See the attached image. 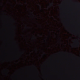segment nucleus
Here are the masks:
<instances>
[{
    "label": "nucleus",
    "instance_id": "obj_1",
    "mask_svg": "<svg viewBox=\"0 0 80 80\" xmlns=\"http://www.w3.org/2000/svg\"><path fill=\"white\" fill-rule=\"evenodd\" d=\"M78 46H79V45H80V42H78Z\"/></svg>",
    "mask_w": 80,
    "mask_h": 80
},
{
    "label": "nucleus",
    "instance_id": "obj_2",
    "mask_svg": "<svg viewBox=\"0 0 80 80\" xmlns=\"http://www.w3.org/2000/svg\"><path fill=\"white\" fill-rule=\"evenodd\" d=\"M51 5H52V6H53V3H52L51 4Z\"/></svg>",
    "mask_w": 80,
    "mask_h": 80
},
{
    "label": "nucleus",
    "instance_id": "obj_3",
    "mask_svg": "<svg viewBox=\"0 0 80 80\" xmlns=\"http://www.w3.org/2000/svg\"><path fill=\"white\" fill-rule=\"evenodd\" d=\"M52 18H53V17H52Z\"/></svg>",
    "mask_w": 80,
    "mask_h": 80
},
{
    "label": "nucleus",
    "instance_id": "obj_4",
    "mask_svg": "<svg viewBox=\"0 0 80 80\" xmlns=\"http://www.w3.org/2000/svg\"><path fill=\"white\" fill-rule=\"evenodd\" d=\"M59 40H60V38H59Z\"/></svg>",
    "mask_w": 80,
    "mask_h": 80
}]
</instances>
